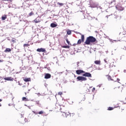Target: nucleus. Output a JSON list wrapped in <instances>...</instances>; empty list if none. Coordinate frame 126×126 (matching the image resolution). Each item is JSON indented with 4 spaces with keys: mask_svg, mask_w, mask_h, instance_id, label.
<instances>
[{
    "mask_svg": "<svg viewBox=\"0 0 126 126\" xmlns=\"http://www.w3.org/2000/svg\"><path fill=\"white\" fill-rule=\"evenodd\" d=\"M124 50H126V48H124Z\"/></svg>",
    "mask_w": 126,
    "mask_h": 126,
    "instance_id": "nucleus-50",
    "label": "nucleus"
},
{
    "mask_svg": "<svg viewBox=\"0 0 126 126\" xmlns=\"http://www.w3.org/2000/svg\"><path fill=\"white\" fill-rule=\"evenodd\" d=\"M57 4H58L59 5H61V6H63V3L60 2H58Z\"/></svg>",
    "mask_w": 126,
    "mask_h": 126,
    "instance_id": "nucleus-22",
    "label": "nucleus"
},
{
    "mask_svg": "<svg viewBox=\"0 0 126 126\" xmlns=\"http://www.w3.org/2000/svg\"><path fill=\"white\" fill-rule=\"evenodd\" d=\"M83 76H85V77H92V75L89 72H85L83 74Z\"/></svg>",
    "mask_w": 126,
    "mask_h": 126,
    "instance_id": "nucleus-3",
    "label": "nucleus"
},
{
    "mask_svg": "<svg viewBox=\"0 0 126 126\" xmlns=\"http://www.w3.org/2000/svg\"><path fill=\"white\" fill-rule=\"evenodd\" d=\"M94 42H96V38L93 36H90L87 38L85 44H86V45H90V43H94Z\"/></svg>",
    "mask_w": 126,
    "mask_h": 126,
    "instance_id": "nucleus-1",
    "label": "nucleus"
},
{
    "mask_svg": "<svg viewBox=\"0 0 126 126\" xmlns=\"http://www.w3.org/2000/svg\"><path fill=\"white\" fill-rule=\"evenodd\" d=\"M86 80H87V78L83 76H78L77 77V81L82 82V81H86Z\"/></svg>",
    "mask_w": 126,
    "mask_h": 126,
    "instance_id": "nucleus-2",
    "label": "nucleus"
},
{
    "mask_svg": "<svg viewBox=\"0 0 126 126\" xmlns=\"http://www.w3.org/2000/svg\"><path fill=\"white\" fill-rule=\"evenodd\" d=\"M51 27L52 28H55V27H57L58 26L57 24H56L55 23H51L50 25Z\"/></svg>",
    "mask_w": 126,
    "mask_h": 126,
    "instance_id": "nucleus-10",
    "label": "nucleus"
},
{
    "mask_svg": "<svg viewBox=\"0 0 126 126\" xmlns=\"http://www.w3.org/2000/svg\"><path fill=\"white\" fill-rule=\"evenodd\" d=\"M106 76H108V80H113V79H112V77H111V76L110 75H106Z\"/></svg>",
    "mask_w": 126,
    "mask_h": 126,
    "instance_id": "nucleus-17",
    "label": "nucleus"
},
{
    "mask_svg": "<svg viewBox=\"0 0 126 126\" xmlns=\"http://www.w3.org/2000/svg\"><path fill=\"white\" fill-rule=\"evenodd\" d=\"M19 85H20V83H19Z\"/></svg>",
    "mask_w": 126,
    "mask_h": 126,
    "instance_id": "nucleus-52",
    "label": "nucleus"
},
{
    "mask_svg": "<svg viewBox=\"0 0 126 126\" xmlns=\"http://www.w3.org/2000/svg\"><path fill=\"white\" fill-rule=\"evenodd\" d=\"M31 101H34V100L32 99V100H31Z\"/></svg>",
    "mask_w": 126,
    "mask_h": 126,
    "instance_id": "nucleus-48",
    "label": "nucleus"
},
{
    "mask_svg": "<svg viewBox=\"0 0 126 126\" xmlns=\"http://www.w3.org/2000/svg\"><path fill=\"white\" fill-rule=\"evenodd\" d=\"M115 18H116V19H117V17H115Z\"/></svg>",
    "mask_w": 126,
    "mask_h": 126,
    "instance_id": "nucleus-55",
    "label": "nucleus"
},
{
    "mask_svg": "<svg viewBox=\"0 0 126 126\" xmlns=\"http://www.w3.org/2000/svg\"><path fill=\"white\" fill-rule=\"evenodd\" d=\"M25 121H26V118L25 119Z\"/></svg>",
    "mask_w": 126,
    "mask_h": 126,
    "instance_id": "nucleus-54",
    "label": "nucleus"
},
{
    "mask_svg": "<svg viewBox=\"0 0 126 126\" xmlns=\"http://www.w3.org/2000/svg\"><path fill=\"white\" fill-rule=\"evenodd\" d=\"M124 72H126V70H124Z\"/></svg>",
    "mask_w": 126,
    "mask_h": 126,
    "instance_id": "nucleus-57",
    "label": "nucleus"
},
{
    "mask_svg": "<svg viewBox=\"0 0 126 126\" xmlns=\"http://www.w3.org/2000/svg\"><path fill=\"white\" fill-rule=\"evenodd\" d=\"M4 80H7V81H13L14 79L11 77H5L4 78Z\"/></svg>",
    "mask_w": 126,
    "mask_h": 126,
    "instance_id": "nucleus-5",
    "label": "nucleus"
},
{
    "mask_svg": "<svg viewBox=\"0 0 126 126\" xmlns=\"http://www.w3.org/2000/svg\"><path fill=\"white\" fill-rule=\"evenodd\" d=\"M28 46H29V44H24V48H25L26 47H28Z\"/></svg>",
    "mask_w": 126,
    "mask_h": 126,
    "instance_id": "nucleus-26",
    "label": "nucleus"
},
{
    "mask_svg": "<svg viewBox=\"0 0 126 126\" xmlns=\"http://www.w3.org/2000/svg\"><path fill=\"white\" fill-rule=\"evenodd\" d=\"M62 94H63V93L62 92L58 93V95H62Z\"/></svg>",
    "mask_w": 126,
    "mask_h": 126,
    "instance_id": "nucleus-34",
    "label": "nucleus"
},
{
    "mask_svg": "<svg viewBox=\"0 0 126 126\" xmlns=\"http://www.w3.org/2000/svg\"><path fill=\"white\" fill-rule=\"evenodd\" d=\"M109 40L110 41V42H112L113 43V40H112L111 39H109Z\"/></svg>",
    "mask_w": 126,
    "mask_h": 126,
    "instance_id": "nucleus-40",
    "label": "nucleus"
},
{
    "mask_svg": "<svg viewBox=\"0 0 126 126\" xmlns=\"http://www.w3.org/2000/svg\"><path fill=\"white\" fill-rule=\"evenodd\" d=\"M6 18V15H4L3 16H2L1 19L2 20H5Z\"/></svg>",
    "mask_w": 126,
    "mask_h": 126,
    "instance_id": "nucleus-15",
    "label": "nucleus"
},
{
    "mask_svg": "<svg viewBox=\"0 0 126 126\" xmlns=\"http://www.w3.org/2000/svg\"><path fill=\"white\" fill-rule=\"evenodd\" d=\"M37 95H38V96H40V95H41V94H37Z\"/></svg>",
    "mask_w": 126,
    "mask_h": 126,
    "instance_id": "nucleus-43",
    "label": "nucleus"
},
{
    "mask_svg": "<svg viewBox=\"0 0 126 126\" xmlns=\"http://www.w3.org/2000/svg\"><path fill=\"white\" fill-rule=\"evenodd\" d=\"M61 73H63V72H61Z\"/></svg>",
    "mask_w": 126,
    "mask_h": 126,
    "instance_id": "nucleus-58",
    "label": "nucleus"
},
{
    "mask_svg": "<svg viewBox=\"0 0 126 126\" xmlns=\"http://www.w3.org/2000/svg\"><path fill=\"white\" fill-rule=\"evenodd\" d=\"M117 9H118V10H120V11H123L124 10V9H125V8L122 7V6H119L118 7V6H116Z\"/></svg>",
    "mask_w": 126,
    "mask_h": 126,
    "instance_id": "nucleus-9",
    "label": "nucleus"
},
{
    "mask_svg": "<svg viewBox=\"0 0 126 126\" xmlns=\"http://www.w3.org/2000/svg\"><path fill=\"white\" fill-rule=\"evenodd\" d=\"M79 63V62H77V67H78V66H79V65H78Z\"/></svg>",
    "mask_w": 126,
    "mask_h": 126,
    "instance_id": "nucleus-35",
    "label": "nucleus"
},
{
    "mask_svg": "<svg viewBox=\"0 0 126 126\" xmlns=\"http://www.w3.org/2000/svg\"><path fill=\"white\" fill-rule=\"evenodd\" d=\"M76 72L77 74H81V73H84V72H85V71H84L82 70H77L76 71Z\"/></svg>",
    "mask_w": 126,
    "mask_h": 126,
    "instance_id": "nucleus-7",
    "label": "nucleus"
},
{
    "mask_svg": "<svg viewBox=\"0 0 126 126\" xmlns=\"http://www.w3.org/2000/svg\"><path fill=\"white\" fill-rule=\"evenodd\" d=\"M95 88H93L92 90V92H94V91H95Z\"/></svg>",
    "mask_w": 126,
    "mask_h": 126,
    "instance_id": "nucleus-31",
    "label": "nucleus"
},
{
    "mask_svg": "<svg viewBox=\"0 0 126 126\" xmlns=\"http://www.w3.org/2000/svg\"><path fill=\"white\" fill-rule=\"evenodd\" d=\"M32 113H34V114L35 115H38V112H36V111H32Z\"/></svg>",
    "mask_w": 126,
    "mask_h": 126,
    "instance_id": "nucleus-27",
    "label": "nucleus"
},
{
    "mask_svg": "<svg viewBox=\"0 0 126 126\" xmlns=\"http://www.w3.org/2000/svg\"><path fill=\"white\" fill-rule=\"evenodd\" d=\"M64 114H65V116L66 118H67L68 116H69V115H71V113L68 112V113H65L64 112Z\"/></svg>",
    "mask_w": 126,
    "mask_h": 126,
    "instance_id": "nucleus-12",
    "label": "nucleus"
},
{
    "mask_svg": "<svg viewBox=\"0 0 126 126\" xmlns=\"http://www.w3.org/2000/svg\"><path fill=\"white\" fill-rule=\"evenodd\" d=\"M71 34V31H68L67 32V35H70Z\"/></svg>",
    "mask_w": 126,
    "mask_h": 126,
    "instance_id": "nucleus-21",
    "label": "nucleus"
},
{
    "mask_svg": "<svg viewBox=\"0 0 126 126\" xmlns=\"http://www.w3.org/2000/svg\"><path fill=\"white\" fill-rule=\"evenodd\" d=\"M92 17H91V16H89V20H91V19H92Z\"/></svg>",
    "mask_w": 126,
    "mask_h": 126,
    "instance_id": "nucleus-30",
    "label": "nucleus"
},
{
    "mask_svg": "<svg viewBox=\"0 0 126 126\" xmlns=\"http://www.w3.org/2000/svg\"><path fill=\"white\" fill-rule=\"evenodd\" d=\"M34 22H35V23H38V22H40V21L39 19H38V18H36L34 20Z\"/></svg>",
    "mask_w": 126,
    "mask_h": 126,
    "instance_id": "nucleus-13",
    "label": "nucleus"
},
{
    "mask_svg": "<svg viewBox=\"0 0 126 126\" xmlns=\"http://www.w3.org/2000/svg\"><path fill=\"white\" fill-rule=\"evenodd\" d=\"M96 20H98V19L96 18Z\"/></svg>",
    "mask_w": 126,
    "mask_h": 126,
    "instance_id": "nucleus-56",
    "label": "nucleus"
},
{
    "mask_svg": "<svg viewBox=\"0 0 126 126\" xmlns=\"http://www.w3.org/2000/svg\"><path fill=\"white\" fill-rule=\"evenodd\" d=\"M63 48H65V49H69V46H64Z\"/></svg>",
    "mask_w": 126,
    "mask_h": 126,
    "instance_id": "nucleus-24",
    "label": "nucleus"
},
{
    "mask_svg": "<svg viewBox=\"0 0 126 126\" xmlns=\"http://www.w3.org/2000/svg\"><path fill=\"white\" fill-rule=\"evenodd\" d=\"M104 37L107 38V39H108V38H109V36H106L105 34H104Z\"/></svg>",
    "mask_w": 126,
    "mask_h": 126,
    "instance_id": "nucleus-33",
    "label": "nucleus"
},
{
    "mask_svg": "<svg viewBox=\"0 0 126 126\" xmlns=\"http://www.w3.org/2000/svg\"><path fill=\"white\" fill-rule=\"evenodd\" d=\"M28 108H29V109H30L31 108H30V106H28Z\"/></svg>",
    "mask_w": 126,
    "mask_h": 126,
    "instance_id": "nucleus-47",
    "label": "nucleus"
},
{
    "mask_svg": "<svg viewBox=\"0 0 126 126\" xmlns=\"http://www.w3.org/2000/svg\"><path fill=\"white\" fill-rule=\"evenodd\" d=\"M66 43L68 44V45H69V41H68V39H66Z\"/></svg>",
    "mask_w": 126,
    "mask_h": 126,
    "instance_id": "nucleus-29",
    "label": "nucleus"
},
{
    "mask_svg": "<svg viewBox=\"0 0 126 126\" xmlns=\"http://www.w3.org/2000/svg\"><path fill=\"white\" fill-rule=\"evenodd\" d=\"M109 16H110V15H109V16L107 15V16H106V17L107 18H109Z\"/></svg>",
    "mask_w": 126,
    "mask_h": 126,
    "instance_id": "nucleus-41",
    "label": "nucleus"
},
{
    "mask_svg": "<svg viewBox=\"0 0 126 126\" xmlns=\"http://www.w3.org/2000/svg\"><path fill=\"white\" fill-rule=\"evenodd\" d=\"M33 14H34V13H33V12H31V13H30L29 14V16H32V15H33Z\"/></svg>",
    "mask_w": 126,
    "mask_h": 126,
    "instance_id": "nucleus-23",
    "label": "nucleus"
},
{
    "mask_svg": "<svg viewBox=\"0 0 126 126\" xmlns=\"http://www.w3.org/2000/svg\"><path fill=\"white\" fill-rule=\"evenodd\" d=\"M113 41H115V42H116V41H117V40H113Z\"/></svg>",
    "mask_w": 126,
    "mask_h": 126,
    "instance_id": "nucleus-51",
    "label": "nucleus"
},
{
    "mask_svg": "<svg viewBox=\"0 0 126 126\" xmlns=\"http://www.w3.org/2000/svg\"><path fill=\"white\" fill-rule=\"evenodd\" d=\"M5 1H11V0H4Z\"/></svg>",
    "mask_w": 126,
    "mask_h": 126,
    "instance_id": "nucleus-37",
    "label": "nucleus"
},
{
    "mask_svg": "<svg viewBox=\"0 0 126 126\" xmlns=\"http://www.w3.org/2000/svg\"><path fill=\"white\" fill-rule=\"evenodd\" d=\"M97 9H102V7L101 6H99L97 7Z\"/></svg>",
    "mask_w": 126,
    "mask_h": 126,
    "instance_id": "nucleus-32",
    "label": "nucleus"
},
{
    "mask_svg": "<svg viewBox=\"0 0 126 126\" xmlns=\"http://www.w3.org/2000/svg\"><path fill=\"white\" fill-rule=\"evenodd\" d=\"M97 69L98 70H101L102 69L101 68H98Z\"/></svg>",
    "mask_w": 126,
    "mask_h": 126,
    "instance_id": "nucleus-39",
    "label": "nucleus"
},
{
    "mask_svg": "<svg viewBox=\"0 0 126 126\" xmlns=\"http://www.w3.org/2000/svg\"><path fill=\"white\" fill-rule=\"evenodd\" d=\"M72 115L73 116H74L75 114H74V113H72Z\"/></svg>",
    "mask_w": 126,
    "mask_h": 126,
    "instance_id": "nucleus-45",
    "label": "nucleus"
},
{
    "mask_svg": "<svg viewBox=\"0 0 126 126\" xmlns=\"http://www.w3.org/2000/svg\"><path fill=\"white\" fill-rule=\"evenodd\" d=\"M5 52H11V49L10 48H6L5 50Z\"/></svg>",
    "mask_w": 126,
    "mask_h": 126,
    "instance_id": "nucleus-16",
    "label": "nucleus"
},
{
    "mask_svg": "<svg viewBox=\"0 0 126 126\" xmlns=\"http://www.w3.org/2000/svg\"><path fill=\"white\" fill-rule=\"evenodd\" d=\"M108 111H112V110H114V108L112 107H109L108 108Z\"/></svg>",
    "mask_w": 126,
    "mask_h": 126,
    "instance_id": "nucleus-19",
    "label": "nucleus"
},
{
    "mask_svg": "<svg viewBox=\"0 0 126 126\" xmlns=\"http://www.w3.org/2000/svg\"><path fill=\"white\" fill-rule=\"evenodd\" d=\"M94 63H95V64H100V61H94Z\"/></svg>",
    "mask_w": 126,
    "mask_h": 126,
    "instance_id": "nucleus-14",
    "label": "nucleus"
},
{
    "mask_svg": "<svg viewBox=\"0 0 126 126\" xmlns=\"http://www.w3.org/2000/svg\"><path fill=\"white\" fill-rule=\"evenodd\" d=\"M38 113L39 115H42V114H43L44 112H43V111H41Z\"/></svg>",
    "mask_w": 126,
    "mask_h": 126,
    "instance_id": "nucleus-28",
    "label": "nucleus"
},
{
    "mask_svg": "<svg viewBox=\"0 0 126 126\" xmlns=\"http://www.w3.org/2000/svg\"><path fill=\"white\" fill-rule=\"evenodd\" d=\"M24 81H25V82H28L29 81H31V79L30 78H26L24 79Z\"/></svg>",
    "mask_w": 126,
    "mask_h": 126,
    "instance_id": "nucleus-11",
    "label": "nucleus"
},
{
    "mask_svg": "<svg viewBox=\"0 0 126 126\" xmlns=\"http://www.w3.org/2000/svg\"><path fill=\"white\" fill-rule=\"evenodd\" d=\"M8 106H11V104L10 103L8 104Z\"/></svg>",
    "mask_w": 126,
    "mask_h": 126,
    "instance_id": "nucleus-46",
    "label": "nucleus"
},
{
    "mask_svg": "<svg viewBox=\"0 0 126 126\" xmlns=\"http://www.w3.org/2000/svg\"><path fill=\"white\" fill-rule=\"evenodd\" d=\"M91 7H92L93 8L96 7V5H93V4H91Z\"/></svg>",
    "mask_w": 126,
    "mask_h": 126,
    "instance_id": "nucleus-25",
    "label": "nucleus"
},
{
    "mask_svg": "<svg viewBox=\"0 0 126 126\" xmlns=\"http://www.w3.org/2000/svg\"><path fill=\"white\" fill-rule=\"evenodd\" d=\"M36 103L37 105H38V106H39V107H41V104H40V102H39V101H36Z\"/></svg>",
    "mask_w": 126,
    "mask_h": 126,
    "instance_id": "nucleus-20",
    "label": "nucleus"
},
{
    "mask_svg": "<svg viewBox=\"0 0 126 126\" xmlns=\"http://www.w3.org/2000/svg\"><path fill=\"white\" fill-rule=\"evenodd\" d=\"M0 107H1V104H0Z\"/></svg>",
    "mask_w": 126,
    "mask_h": 126,
    "instance_id": "nucleus-49",
    "label": "nucleus"
},
{
    "mask_svg": "<svg viewBox=\"0 0 126 126\" xmlns=\"http://www.w3.org/2000/svg\"><path fill=\"white\" fill-rule=\"evenodd\" d=\"M44 78H45V79H49V78H51V74L49 73L46 74Z\"/></svg>",
    "mask_w": 126,
    "mask_h": 126,
    "instance_id": "nucleus-8",
    "label": "nucleus"
},
{
    "mask_svg": "<svg viewBox=\"0 0 126 126\" xmlns=\"http://www.w3.org/2000/svg\"><path fill=\"white\" fill-rule=\"evenodd\" d=\"M104 61L105 63H108L107 62V61H106V59H104Z\"/></svg>",
    "mask_w": 126,
    "mask_h": 126,
    "instance_id": "nucleus-38",
    "label": "nucleus"
},
{
    "mask_svg": "<svg viewBox=\"0 0 126 126\" xmlns=\"http://www.w3.org/2000/svg\"><path fill=\"white\" fill-rule=\"evenodd\" d=\"M117 80H118V81H120V79L117 78Z\"/></svg>",
    "mask_w": 126,
    "mask_h": 126,
    "instance_id": "nucleus-42",
    "label": "nucleus"
},
{
    "mask_svg": "<svg viewBox=\"0 0 126 126\" xmlns=\"http://www.w3.org/2000/svg\"><path fill=\"white\" fill-rule=\"evenodd\" d=\"M97 86L99 87L100 88V87H101V86H102V84H99Z\"/></svg>",
    "mask_w": 126,
    "mask_h": 126,
    "instance_id": "nucleus-36",
    "label": "nucleus"
},
{
    "mask_svg": "<svg viewBox=\"0 0 126 126\" xmlns=\"http://www.w3.org/2000/svg\"><path fill=\"white\" fill-rule=\"evenodd\" d=\"M82 42H84V35H81V39H79L78 40L77 43L78 44H81Z\"/></svg>",
    "mask_w": 126,
    "mask_h": 126,
    "instance_id": "nucleus-4",
    "label": "nucleus"
},
{
    "mask_svg": "<svg viewBox=\"0 0 126 126\" xmlns=\"http://www.w3.org/2000/svg\"><path fill=\"white\" fill-rule=\"evenodd\" d=\"M1 101H2V99H0V102H1Z\"/></svg>",
    "mask_w": 126,
    "mask_h": 126,
    "instance_id": "nucleus-44",
    "label": "nucleus"
},
{
    "mask_svg": "<svg viewBox=\"0 0 126 126\" xmlns=\"http://www.w3.org/2000/svg\"><path fill=\"white\" fill-rule=\"evenodd\" d=\"M22 100L27 101H28V99L26 98V97H23Z\"/></svg>",
    "mask_w": 126,
    "mask_h": 126,
    "instance_id": "nucleus-18",
    "label": "nucleus"
},
{
    "mask_svg": "<svg viewBox=\"0 0 126 126\" xmlns=\"http://www.w3.org/2000/svg\"><path fill=\"white\" fill-rule=\"evenodd\" d=\"M21 116H22V117H23L22 114H21Z\"/></svg>",
    "mask_w": 126,
    "mask_h": 126,
    "instance_id": "nucleus-53",
    "label": "nucleus"
},
{
    "mask_svg": "<svg viewBox=\"0 0 126 126\" xmlns=\"http://www.w3.org/2000/svg\"><path fill=\"white\" fill-rule=\"evenodd\" d=\"M36 51L37 52H39V53H41V52L44 53L46 52V49L45 48H38L36 50Z\"/></svg>",
    "mask_w": 126,
    "mask_h": 126,
    "instance_id": "nucleus-6",
    "label": "nucleus"
}]
</instances>
